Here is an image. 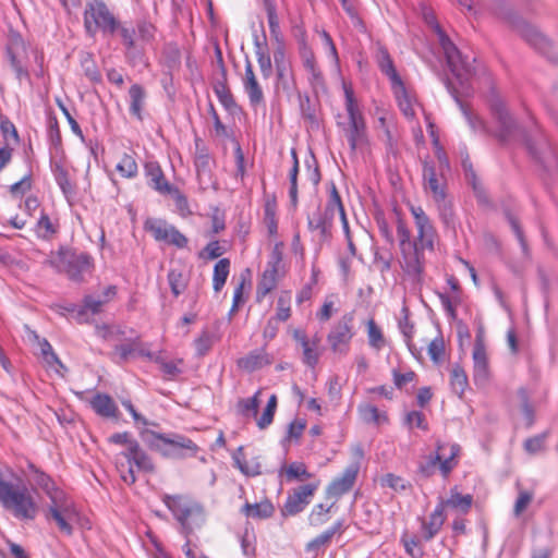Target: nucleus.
<instances>
[{
	"mask_svg": "<svg viewBox=\"0 0 558 558\" xmlns=\"http://www.w3.org/2000/svg\"><path fill=\"white\" fill-rule=\"evenodd\" d=\"M320 482H315L301 485L292 490L286 499L281 509L284 517L295 515L302 512L307 505L312 501L315 492L318 489Z\"/></svg>",
	"mask_w": 558,
	"mask_h": 558,
	"instance_id": "nucleus-17",
	"label": "nucleus"
},
{
	"mask_svg": "<svg viewBox=\"0 0 558 558\" xmlns=\"http://www.w3.org/2000/svg\"><path fill=\"white\" fill-rule=\"evenodd\" d=\"M84 25L88 33L101 31L105 34H114L119 22L102 0H88L84 10Z\"/></svg>",
	"mask_w": 558,
	"mask_h": 558,
	"instance_id": "nucleus-10",
	"label": "nucleus"
},
{
	"mask_svg": "<svg viewBox=\"0 0 558 558\" xmlns=\"http://www.w3.org/2000/svg\"><path fill=\"white\" fill-rule=\"evenodd\" d=\"M167 194L173 197L175 202V207L182 217H185L191 214L187 198L185 197L184 194L181 193V191L178 187H172Z\"/></svg>",
	"mask_w": 558,
	"mask_h": 558,
	"instance_id": "nucleus-62",
	"label": "nucleus"
},
{
	"mask_svg": "<svg viewBox=\"0 0 558 558\" xmlns=\"http://www.w3.org/2000/svg\"><path fill=\"white\" fill-rule=\"evenodd\" d=\"M230 272V260L228 258L219 259L214 267L213 288L215 292L221 291Z\"/></svg>",
	"mask_w": 558,
	"mask_h": 558,
	"instance_id": "nucleus-40",
	"label": "nucleus"
},
{
	"mask_svg": "<svg viewBox=\"0 0 558 558\" xmlns=\"http://www.w3.org/2000/svg\"><path fill=\"white\" fill-rule=\"evenodd\" d=\"M459 452L460 447L457 444L438 442L435 454H429L424 462L420 463L418 472L423 476L429 477L438 465L441 474L446 477L458 464Z\"/></svg>",
	"mask_w": 558,
	"mask_h": 558,
	"instance_id": "nucleus-11",
	"label": "nucleus"
},
{
	"mask_svg": "<svg viewBox=\"0 0 558 558\" xmlns=\"http://www.w3.org/2000/svg\"><path fill=\"white\" fill-rule=\"evenodd\" d=\"M105 305L101 299H95L92 295H87L83 300V305L76 311V318L80 323H87L89 320V316H94L101 312L102 306Z\"/></svg>",
	"mask_w": 558,
	"mask_h": 558,
	"instance_id": "nucleus-35",
	"label": "nucleus"
},
{
	"mask_svg": "<svg viewBox=\"0 0 558 558\" xmlns=\"http://www.w3.org/2000/svg\"><path fill=\"white\" fill-rule=\"evenodd\" d=\"M270 361L264 350H255L238 361V366L246 372H254L269 364Z\"/></svg>",
	"mask_w": 558,
	"mask_h": 558,
	"instance_id": "nucleus-34",
	"label": "nucleus"
},
{
	"mask_svg": "<svg viewBox=\"0 0 558 558\" xmlns=\"http://www.w3.org/2000/svg\"><path fill=\"white\" fill-rule=\"evenodd\" d=\"M217 56H218L219 62L221 63V66H222L223 80L217 81L214 84V92H215L219 102L225 107V109L231 113H234V112H236L239 107H238L228 85H227L226 70L223 66L222 56H221V51L219 48H217Z\"/></svg>",
	"mask_w": 558,
	"mask_h": 558,
	"instance_id": "nucleus-25",
	"label": "nucleus"
},
{
	"mask_svg": "<svg viewBox=\"0 0 558 558\" xmlns=\"http://www.w3.org/2000/svg\"><path fill=\"white\" fill-rule=\"evenodd\" d=\"M547 434H539L533 437L527 438L524 444L523 448L529 454H537L542 452L545 449V441H546Z\"/></svg>",
	"mask_w": 558,
	"mask_h": 558,
	"instance_id": "nucleus-56",
	"label": "nucleus"
},
{
	"mask_svg": "<svg viewBox=\"0 0 558 558\" xmlns=\"http://www.w3.org/2000/svg\"><path fill=\"white\" fill-rule=\"evenodd\" d=\"M286 475L289 481H304L312 477L306 465L302 462H292L286 468Z\"/></svg>",
	"mask_w": 558,
	"mask_h": 558,
	"instance_id": "nucleus-51",
	"label": "nucleus"
},
{
	"mask_svg": "<svg viewBox=\"0 0 558 558\" xmlns=\"http://www.w3.org/2000/svg\"><path fill=\"white\" fill-rule=\"evenodd\" d=\"M376 61L380 71L389 78L390 84L402 80L395 68L393 61L388 50L385 47H378Z\"/></svg>",
	"mask_w": 558,
	"mask_h": 558,
	"instance_id": "nucleus-33",
	"label": "nucleus"
},
{
	"mask_svg": "<svg viewBox=\"0 0 558 558\" xmlns=\"http://www.w3.org/2000/svg\"><path fill=\"white\" fill-rule=\"evenodd\" d=\"M435 32L438 35L447 65L458 84L456 85L453 82L446 80V87L448 92L458 104L470 128L474 132L487 134L488 130L485 122L461 100V97L470 96L472 94L471 80L475 74V68L473 65L475 58L463 54L438 24L435 25Z\"/></svg>",
	"mask_w": 558,
	"mask_h": 558,
	"instance_id": "nucleus-2",
	"label": "nucleus"
},
{
	"mask_svg": "<svg viewBox=\"0 0 558 558\" xmlns=\"http://www.w3.org/2000/svg\"><path fill=\"white\" fill-rule=\"evenodd\" d=\"M517 28L522 38L535 49L545 52L549 48V40L536 27L525 22H520Z\"/></svg>",
	"mask_w": 558,
	"mask_h": 558,
	"instance_id": "nucleus-27",
	"label": "nucleus"
},
{
	"mask_svg": "<svg viewBox=\"0 0 558 558\" xmlns=\"http://www.w3.org/2000/svg\"><path fill=\"white\" fill-rule=\"evenodd\" d=\"M445 353V343L441 337H437L428 344V355L435 363H439L442 360Z\"/></svg>",
	"mask_w": 558,
	"mask_h": 558,
	"instance_id": "nucleus-63",
	"label": "nucleus"
},
{
	"mask_svg": "<svg viewBox=\"0 0 558 558\" xmlns=\"http://www.w3.org/2000/svg\"><path fill=\"white\" fill-rule=\"evenodd\" d=\"M243 87L247 94L251 106L257 107L264 104V93L259 83L257 82V78L254 81L244 82Z\"/></svg>",
	"mask_w": 558,
	"mask_h": 558,
	"instance_id": "nucleus-49",
	"label": "nucleus"
},
{
	"mask_svg": "<svg viewBox=\"0 0 558 558\" xmlns=\"http://www.w3.org/2000/svg\"><path fill=\"white\" fill-rule=\"evenodd\" d=\"M343 92L344 106L349 119V123L343 128V132L349 142L350 150L354 154L359 148L367 144L366 123L352 87L343 83Z\"/></svg>",
	"mask_w": 558,
	"mask_h": 558,
	"instance_id": "nucleus-6",
	"label": "nucleus"
},
{
	"mask_svg": "<svg viewBox=\"0 0 558 558\" xmlns=\"http://www.w3.org/2000/svg\"><path fill=\"white\" fill-rule=\"evenodd\" d=\"M146 90L140 84L131 85L129 89V102H130V113L135 117L138 121L143 120V110L145 108L146 101Z\"/></svg>",
	"mask_w": 558,
	"mask_h": 558,
	"instance_id": "nucleus-29",
	"label": "nucleus"
},
{
	"mask_svg": "<svg viewBox=\"0 0 558 558\" xmlns=\"http://www.w3.org/2000/svg\"><path fill=\"white\" fill-rule=\"evenodd\" d=\"M462 168L464 171L465 179L468 183L472 186L475 196L477 197L480 203H487L488 198L485 192L484 186L477 179V175L473 169V166L469 159H464L462 161Z\"/></svg>",
	"mask_w": 558,
	"mask_h": 558,
	"instance_id": "nucleus-36",
	"label": "nucleus"
},
{
	"mask_svg": "<svg viewBox=\"0 0 558 558\" xmlns=\"http://www.w3.org/2000/svg\"><path fill=\"white\" fill-rule=\"evenodd\" d=\"M54 180L64 194V196L69 199L75 194V187L70 181L69 173L61 165H56L53 168Z\"/></svg>",
	"mask_w": 558,
	"mask_h": 558,
	"instance_id": "nucleus-41",
	"label": "nucleus"
},
{
	"mask_svg": "<svg viewBox=\"0 0 558 558\" xmlns=\"http://www.w3.org/2000/svg\"><path fill=\"white\" fill-rule=\"evenodd\" d=\"M341 209V197L333 183H331L329 198L324 209L317 208L307 216V227L311 232L316 233L320 241L331 238V229L336 214Z\"/></svg>",
	"mask_w": 558,
	"mask_h": 558,
	"instance_id": "nucleus-9",
	"label": "nucleus"
},
{
	"mask_svg": "<svg viewBox=\"0 0 558 558\" xmlns=\"http://www.w3.org/2000/svg\"><path fill=\"white\" fill-rule=\"evenodd\" d=\"M469 385L468 376L460 365H454L450 373V386L454 393L462 397Z\"/></svg>",
	"mask_w": 558,
	"mask_h": 558,
	"instance_id": "nucleus-44",
	"label": "nucleus"
},
{
	"mask_svg": "<svg viewBox=\"0 0 558 558\" xmlns=\"http://www.w3.org/2000/svg\"><path fill=\"white\" fill-rule=\"evenodd\" d=\"M473 505V496L471 494L462 495L458 487L454 486L449 492V497L447 499H441L437 506H441V511L445 512L446 508H450L460 512L461 514H466Z\"/></svg>",
	"mask_w": 558,
	"mask_h": 558,
	"instance_id": "nucleus-24",
	"label": "nucleus"
},
{
	"mask_svg": "<svg viewBox=\"0 0 558 558\" xmlns=\"http://www.w3.org/2000/svg\"><path fill=\"white\" fill-rule=\"evenodd\" d=\"M120 36L122 38L123 45L126 49V56L130 58L131 56L135 57V29L133 27L126 26H118Z\"/></svg>",
	"mask_w": 558,
	"mask_h": 558,
	"instance_id": "nucleus-55",
	"label": "nucleus"
},
{
	"mask_svg": "<svg viewBox=\"0 0 558 558\" xmlns=\"http://www.w3.org/2000/svg\"><path fill=\"white\" fill-rule=\"evenodd\" d=\"M90 407L102 417H119V409L109 395L96 393L90 400Z\"/></svg>",
	"mask_w": 558,
	"mask_h": 558,
	"instance_id": "nucleus-28",
	"label": "nucleus"
},
{
	"mask_svg": "<svg viewBox=\"0 0 558 558\" xmlns=\"http://www.w3.org/2000/svg\"><path fill=\"white\" fill-rule=\"evenodd\" d=\"M168 282L174 296L183 293L187 287V278L181 269H170L168 272Z\"/></svg>",
	"mask_w": 558,
	"mask_h": 558,
	"instance_id": "nucleus-46",
	"label": "nucleus"
},
{
	"mask_svg": "<svg viewBox=\"0 0 558 558\" xmlns=\"http://www.w3.org/2000/svg\"><path fill=\"white\" fill-rule=\"evenodd\" d=\"M446 520L445 513L441 511V506H436L434 511L430 513L428 521H424L422 524L423 538L428 542L433 539Z\"/></svg>",
	"mask_w": 558,
	"mask_h": 558,
	"instance_id": "nucleus-30",
	"label": "nucleus"
},
{
	"mask_svg": "<svg viewBox=\"0 0 558 558\" xmlns=\"http://www.w3.org/2000/svg\"><path fill=\"white\" fill-rule=\"evenodd\" d=\"M278 283V269L266 267L256 287V299L260 302Z\"/></svg>",
	"mask_w": 558,
	"mask_h": 558,
	"instance_id": "nucleus-31",
	"label": "nucleus"
},
{
	"mask_svg": "<svg viewBox=\"0 0 558 558\" xmlns=\"http://www.w3.org/2000/svg\"><path fill=\"white\" fill-rule=\"evenodd\" d=\"M5 52L17 81L20 83L23 81L29 82V72L25 65L28 59V46L20 34L12 33L9 35Z\"/></svg>",
	"mask_w": 558,
	"mask_h": 558,
	"instance_id": "nucleus-14",
	"label": "nucleus"
},
{
	"mask_svg": "<svg viewBox=\"0 0 558 558\" xmlns=\"http://www.w3.org/2000/svg\"><path fill=\"white\" fill-rule=\"evenodd\" d=\"M255 54L257 58V62L259 65L260 73L264 78L270 77L272 73V63L269 53L266 51L265 45L259 43L257 39L255 41Z\"/></svg>",
	"mask_w": 558,
	"mask_h": 558,
	"instance_id": "nucleus-45",
	"label": "nucleus"
},
{
	"mask_svg": "<svg viewBox=\"0 0 558 558\" xmlns=\"http://www.w3.org/2000/svg\"><path fill=\"white\" fill-rule=\"evenodd\" d=\"M380 485L383 487H389L395 492H401L407 489L408 483L401 476L395 475L392 473H387L380 478Z\"/></svg>",
	"mask_w": 558,
	"mask_h": 558,
	"instance_id": "nucleus-59",
	"label": "nucleus"
},
{
	"mask_svg": "<svg viewBox=\"0 0 558 558\" xmlns=\"http://www.w3.org/2000/svg\"><path fill=\"white\" fill-rule=\"evenodd\" d=\"M36 235L43 240H50L58 232V226L54 225L49 216L43 210L35 228Z\"/></svg>",
	"mask_w": 558,
	"mask_h": 558,
	"instance_id": "nucleus-42",
	"label": "nucleus"
},
{
	"mask_svg": "<svg viewBox=\"0 0 558 558\" xmlns=\"http://www.w3.org/2000/svg\"><path fill=\"white\" fill-rule=\"evenodd\" d=\"M404 423L409 428H420L422 430L428 429V424L426 422L425 415L420 411H410L407 413Z\"/></svg>",
	"mask_w": 558,
	"mask_h": 558,
	"instance_id": "nucleus-61",
	"label": "nucleus"
},
{
	"mask_svg": "<svg viewBox=\"0 0 558 558\" xmlns=\"http://www.w3.org/2000/svg\"><path fill=\"white\" fill-rule=\"evenodd\" d=\"M359 413L362 420L366 423L380 424L383 421L387 420V416L379 413L378 409L372 404L361 405L359 408Z\"/></svg>",
	"mask_w": 558,
	"mask_h": 558,
	"instance_id": "nucleus-52",
	"label": "nucleus"
},
{
	"mask_svg": "<svg viewBox=\"0 0 558 558\" xmlns=\"http://www.w3.org/2000/svg\"><path fill=\"white\" fill-rule=\"evenodd\" d=\"M292 337L302 350V362L306 366L314 368L322 355L320 337L315 335L313 338H310L302 329H294Z\"/></svg>",
	"mask_w": 558,
	"mask_h": 558,
	"instance_id": "nucleus-18",
	"label": "nucleus"
},
{
	"mask_svg": "<svg viewBox=\"0 0 558 558\" xmlns=\"http://www.w3.org/2000/svg\"><path fill=\"white\" fill-rule=\"evenodd\" d=\"M259 393H260V390H258L253 397L246 398V399H241L238 402V409L242 415H244V416H247L250 414H252L253 416L257 415L258 408H259V399H258Z\"/></svg>",
	"mask_w": 558,
	"mask_h": 558,
	"instance_id": "nucleus-53",
	"label": "nucleus"
},
{
	"mask_svg": "<svg viewBox=\"0 0 558 558\" xmlns=\"http://www.w3.org/2000/svg\"><path fill=\"white\" fill-rule=\"evenodd\" d=\"M472 359L474 383L477 386H484L489 379V363L484 342L478 337L474 343Z\"/></svg>",
	"mask_w": 558,
	"mask_h": 558,
	"instance_id": "nucleus-20",
	"label": "nucleus"
},
{
	"mask_svg": "<svg viewBox=\"0 0 558 558\" xmlns=\"http://www.w3.org/2000/svg\"><path fill=\"white\" fill-rule=\"evenodd\" d=\"M116 463L121 480L128 485L136 482V472L151 473L155 470L153 460L138 442H130V448L118 454Z\"/></svg>",
	"mask_w": 558,
	"mask_h": 558,
	"instance_id": "nucleus-7",
	"label": "nucleus"
},
{
	"mask_svg": "<svg viewBox=\"0 0 558 558\" xmlns=\"http://www.w3.org/2000/svg\"><path fill=\"white\" fill-rule=\"evenodd\" d=\"M162 501L180 523L181 533L185 537H189L195 529L204 525L206 520L205 511L197 501L181 495H165Z\"/></svg>",
	"mask_w": 558,
	"mask_h": 558,
	"instance_id": "nucleus-4",
	"label": "nucleus"
},
{
	"mask_svg": "<svg viewBox=\"0 0 558 558\" xmlns=\"http://www.w3.org/2000/svg\"><path fill=\"white\" fill-rule=\"evenodd\" d=\"M0 505L23 521H32L38 513V506L27 488L8 481L0 482Z\"/></svg>",
	"mask_w": 558,
	"mask_h": 558,
	"instance_id": "nucleus-5",
	"label": "nucleus"
},
{
	"mask_svg": "<svg viewBox=\"0 0 558 558\" xmlns=\"http://www.w3.org/2000/svg\"><path fill=\"white\" fill-rule=\"evenodd\" d=\"M353 337L354 317L352 313H347L331 326L327 342L335 354L347 355Z\"/></svg>",
	"mask_w": 558,
	"mask_h": 558,
	"instance_id": "nucleus-13",
	"label": "nucleus"
},
{
	"mask_svg": "<svg viewBox=\"0 0 558 558\" xmlns=\"http://www.w3.org/2000/svg\"><path fill=\"white\" fill-rule=\"evenodd\" d=\"M144 229L151 234L157 242L172 245L177 248H185L189 239L181 233L173 225L163 219L148 218L144 222Z\"/></svg>",
	"mask_w": 558,
	"mask_h": 558,
	"instance_id": "nucleus-15",
	"label": "nucleus"
},
{
	"mask_svg": "<svg viewBox=\"0 0 558 558\" xmlns=\"http://www.w3.org/2000/svg\"><path fill=\"white\" fill-rule=\"evenodd\" d=\"M391 89L395 94V97L397 99L398 106L402 113L409 118L412 119L415 116L414 111V98L410 94L409 89L404 85L403 81L400 80L396 83L391 84Z\"/></svg>",
	"mask_w": 558,
	"mask_h": 558,
	"instance_id": "nucleus-26",
	"label": "nucleus"
},
{
	"mask_svg": "<svg viewBox=\"0 0 558 558\" xmlns=\"http://www.w3.org/2000/svg\"><path fill=\"white\" fill-rule=\"evenodd\" d=\"M142 440L151 449L159 451L162 456L174 459L195 457L198 452V446L190 438L171 434H159L150 429L141 433Z\"/></svg>",
	"mask_w": 558,
	"mask_h": 558,
	"instance_id": "nucleus-3",
	"label": "nucleus"
},
{
	"mask_svg": "<svg viewBox=\"0 0 558 558\" xmlns=\"http://www.w3.org/2000/svg\"><path fill=\"white\" fill-rule=\"evenodd\" d=\"M302 61L305 70L312 75L313 81L322 80V73L316 64L315 56L312 50L305 49L302 52Z\"/></svg>",
	"mask_w": 558,
	"mask_h": 558,
	"instance_id": "nucleus-54",
	"label": "nucleus"
},
{
	"mask_svg": "<svg viewBox=\"0 0 558 558\" xmlns=\"http://www.w3.org/2000/svg\"><path fill=\"white\" fill-rule=\"evenodd\" d=\"M360 472V463L352 462L343 473L336 477L327 487V495L331 497H340L352 489Z\"/></svg>",
	"mask_w": 558,
	"mask_h": 558,
	"instance_id": "nucleus-21",
	"label": "nucleus"
},
{
	"mask_svg": "<svg viewBox=\"0 0 558 558\" xmlns=\"http://www.w3.org/2000/svg\"><path fill=\"white\" fill-rule=\"evenodd\" d=\"M136 28L141 40H143L144 43H150L154 40L156 27L150 22H147L145 20L140 21L136 24Z\"/></svg>",
	"mask_w": 558,
	"mask_h": 558,
	"instance_id": "nucleus-64",
	"label": "nucleus"
},
{
	"mask_svg": "<svg viewBox=\"0 0 558 558\" xmlns=\"http://www.w3.org/2000/svg\"><path fill=\"white\" fill-rule=\"evenodd\" d=\"M50 265L59 272H64L74 281H80L85 272L93 266V259L87 253H77L71 250H59Z\"/></svg>",
	"mask_w": 558,
	"mask_h": 558,
	"instance_id": "nucleus-12",
	"label": "nucleus"
},
{
	"mask_svg": "<svg viewBox=\"0 0 558 558\" xmlns=\"http://www.w3.org/2000/svg\"><path fill=\"white\" fill-rule=\"evenodd\" d=\"M274 506L269 501H262L257 504H248L246 502L242 507V512L246 517H252L255 519H267L270 518L274 513Z\"/></svg>",
	"mask_w": 558,
	"mask_h": 558,
	"instance_id": "nucleus-39",
	"label": "nucleus"
},
{
	"mask_svg": "<svg viewBox=\"0 0 558 558\" xmlns=\"http://www.w3.org/2000/svg\"><path fill=\"white\" fill-rule=\"evenodd\" d=\"M77 512L73 502L65 496L54 497L48 507V518L56 521L59 530L71 535L73 533L72 522L76 519Z\"/></svg>",
	"mask_w": 558,
	"mask_h": 558,
	"instance_id": "nucleus-16",
	"label": "nucleus"
},
{
	"mask_svg": "<svg viewBox=\"0 0 558 558\" xmlns=\"http://www.w3.org/2000/svg\"><path fill=\"white\" fill-rule=\"evenodd\" d=\"M277 87L281 88L287 95H291L296 89V83L292 66H281L276 69Z\"/></svg>",
	"mask_w": 558,
	"mask_h": 558,
	"instance_id": "nucleus-38",
	"label": "nucleus"
},
{
	"mask_svg": "<svg viewBox=\"0 0 558 558\" xmlns=\"http://www.w3.org/2000/svg\"><path fill=\"white\" fill-rule=\"evenodd\" d=\"M402 313L403 317L399 320V329L405 339L407 345L412 350L411 340L414 333V325L409 319L408 308L404 307Z\"/></svg>",
	"mask_w": 558,
	"mask_h": 558,
	"instance_id": "nucleus-60",
	"label": "nucleus"
},
{
	"mask_svg": "<svg viewBox=\"0 0 558 558\" xmlns=\"http://www.w3.org/2000/svg\"><path fill=\"white\" fill-rule=\"evenodd\" d=\"M291 292L281 291L277 301L276 316L274 319L286 322L291 316Z\"/></svg>",
	"mask_w": 558,
	"mask_h": 558,
	"instance_id": "nucleus-47",
	"label": "nucleus"
},
{
	"mask_svg": "<svg viewBox=\"0 0 558 558\" xmlns=\"http://www.w3.org/2000/svg\"><path fill=\"white\" fill-rule=\"evenodd\" d=\"M214 344V336L208 331H203L198 338L194 340L195 350L198 356L206 355Z\"/></svg>",
	"mask_w": 558,
	"mask_h": 558,
	"instance_id": "nucleus-58",
	"label": "nucleus"
},
{
	"mask_svg": "<svg viewBox=\"0 0 558 558\" xmlns=\"http://www.w3.org/2000/svg\"><path fill=\"white\" fill-rule=\"evenodd\" d=\"M264 223L268 234L275 236L278 232L277 202L276 197L267 196L264 204Z\"/></svg>",
	"mask_w": 558,
	"mask_h": 558,
	"instance_id": "nucleus-37",
	"label": "nucleus"
},
{
	"mask_svg": "<svg viewBox=\"0 0 558 558\" xmlns=\"http://www.w3.org/2000/svg\"><path fill=\"white\" fill-rule=\"evenodd\" d=\"M145 175L148 184L160 194H167L174 185L170 184L166 179L163 171L157 161H147L144 165Z\"/></svg>",
	"mask_w": 558,
	"mask_h": 558,
	"instance_id": "nucleus-23",
	"label": "nucleus"
},
{
	"mask_svg": "<svg viewBox=\"0 0 558 558\" xmlns=\"http://www.w3.org/2000/svg\"><path fill=\"white\" fill-rule=\"evenodd\" d=\"M368 343L372 348L380 349L384 345V336L374 319L367 322Z\"/></svg>",
	"mask_w": 558,
	"mask_h": 558,
	"instance_id": "nucleus-57",
	"label": "nucleus"
},
{
	"mask_svg": "<svg viewBox=\"0 0 558 558\" xmlns=\"http://www.w3.org/2000/svg\"><path fill=\"white\" fill-rule=\"evenodd\" d=\"M234 466L238 468L246 476H257L262 473L260 463L257 458L250 461L244 459V449L239 447L232 456Z\"/></svg>",
	"mask_w": 558,
	"mask_h": 558,
	"instance_id": "nucleus-32",
	"label": "nucleus"
},
{
	"mask_svg": "<svg viewBox=\"0 0 558 558\" xmlns=\"http://www.w3.org/2000/svg\"><path fill=\"white\" fill-rule=\"evenodd\" d=\"M25 474L29 481H32L36 486L45 492L50 500H53L54 497L64 495L62 490L56 487L52 478L44 471L38 469L34 463H27V472H25Z\"/></svg>",
	"mask_w": 558,
	"mask_h": 558,
	"instance_id": "nucleus-22",
	"label": "nucleus"
},
{
	"mask_svg": "<svg viewBox=\"0 0 558 558\" xmlns=\"http://www.w3.org/2000/svg\"><path fill=\"white\" fill-rule=\"evenodd\" d=\"M400 543L411 558H424V548L416 537H409L407 534H403L400 538Z\"/></svg>",
	"mask_w": 558,
	"mask_h": 558,
	"instance_id": "nucleus-50",
	"label": "nucleus"
},
{
	"mask_svg": "<svg viewBox=\"0 0 558 558\" xmlns=\"http://www.w3.org/2000/svg\"><path fill=\"white\" fill-rule=\"evenodd\" d=\"M410 211L416 228L414 239H412L411 231L404 220L399 216L397 217L396 229L401 253L400 265L408 276L420 279L425 267L424 252L434 251L437 233L429 217L421 206H411Z\"/></svg>",
	"mask_w": 558,
	"mask_h": 558,
	"instance_id": "nucleus-1",
	"label": "nucleus"
},
{
	"mask_svg": "<svg viewBox=\"0 0 558 558\" xmlns=\"http://www.w3.org/2000/svg\"><path fill=\"white\" fill-rule=\"evenodd\" d=\"M489 108L498 122V130L495 133V136L501 144H509L520 137L524 141L529 151L536 156V151L531 145L530 141L526 138V134L521 128L518 125L517 121L512 118V116L508 112L504 101L498 96H493L489 100Z\"/></svg>",
	"mask_w": 558,
	"mask_h": 558,
	"instance_id": "nucleus-8",
	"label": "nucleus"
},
{
	"mask_svg": "<svg viewBox=\"0 0 558 558\" xmlns=\"http://www.w3.org/2000/svg\"><path fill=\"white\" fill-rule=\"evenodd\" d=\"M116 170L125 179H134L138 173V166L135 158L125 153L117 163Z\"/></svg>",
	"mask_w": 558,
	"mask_h": 558,
	"instance_id": "nucleus-43",
	"label": "nucleus"
},
{
	"mask_svg": "<svg viewBox=\"0 0 558 558\" xmlns=\"http://www.w3.org/2000/svg\"><path fill=\"white\" fill-rule=\"evenodd\" d=\"M446 171H440L436 169L434 162L425 160L423 162V179H424V187L426 191H429L433 198L436 203H441L445 201V177L444 173Z\"/></svg>",
	"mask_w": 558,
	"mask_h": 558,
	"instance_id": "nucleus-19",
	"label": "nucleus"
},
{
	"mask_svg": "<svg viewBox=\"0 0 558 558\" xmlns=\"http://www.w3.org/2000/svg\"><path fill=\"white\" fill-rule=\"evenodd\" d=\"M343 531V521L342 520H338L337 522H335L329 529H327L326 531H324L322 534H319L318 536H316L311 543H310V546L311 547H320V546H324L326 544H328L331 538L337 534V533H341Z\"/></svg>",
	"mask_w": 558,
	"mask_h": 558,
	"instance_id": "nucleus-48",
	"label": "nucleus"
}]
</instances>
